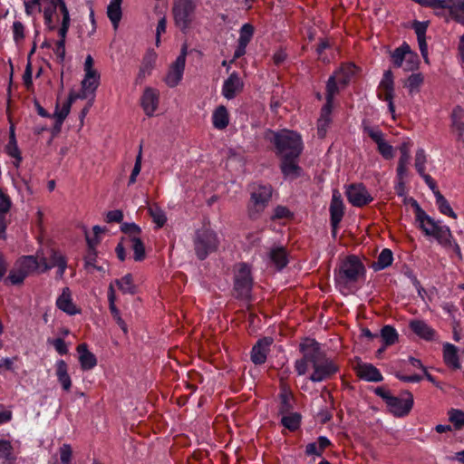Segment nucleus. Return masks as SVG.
Wrapping results in <instances>:
<instances>
[{"instance_id": "24", "label": "nucleus", "mask_w": 464, "mask_h": 464, "mask_svg": "<svg viewBox=\"0 0 464 464\" xmlns=\"http://www.w3.org/2000/svg\"><path fill=\"white\" fill-rule=\"evenodd\" d=\"M409 326L416 335L426 341H431L436 336L435 330L423 320H411Z\"/></svg>"}, {"instance_id": "30", "label": "nucleus", "mask_w": 464, "mask_h": 464, "mask_svg": "<svg viewBox=\"0 0 464 464\" xmlns=\"http://www.w3.org/2000/svg\"><path fill=\"white\" fill-rule=\"evenodd\" d=\"M55 374L63 391L68 392L72 388V379L68 373V365L64 360L60 359L55 362Z\"/></svg>"}, {"instance_id": "52", "label": "nucleus", "mask_w": 464, "mask_h": 464, "mask_svg": "<svg viewBox=\"0 0 464 464\" xmlns=\"http://www.w3.org/2000/svg\"><path fill=\"white\" fill-rule=\"evenodd\" d=\"M13 39L16 44H20L25 38V26L19 21L15 20L12 25Z\"/></svg>"}, {"instance_id": "44", "label": "nucleus", "mask_w": 464, "mask_h": 464, "mask_svg": "<svg viewBox=\"0 0 464 464\" xmlns=\"http://www.w3.org/2000/svg\"><path fill=\"white\" fill-rule=\"evenodd\" d=\"M148 211L158 228L162 227L166 224V222H167L166 213L157 204H152V205L149 206Z\"/></svg>"}, {"instance_id": "14", "label": "nucleus", "mask_w": 464, "mask_h": 464, "mask_svg": "<svg viewBox=\"0 0 464 464\" xmlns=\"http://www.w3.org/2000/svg\"><path fill=\"white\" fill-rule=\"evenodd\" d=\"M413 406V396L410 392H405L401 396H392L387 398V407L389 411L396 417L406 416Z\"/></svg>"}, {"instance_id": "64", "label": "nucleus", "mask_w": 464, "mask_h": 464, "mask_svg": "<svg viewBox=\"0 0 464 464\" xmlns=\"http://www.w3.org/2000/svg\"><path fill=\"white\" fill-rule=\"evenodd\" d=\"M323 452L324 451L316 442L308 443L305 447V454L308 456L321 457Z\"/></svg>"}, {"instance_id": "35", "label": "nucleus", "mask_w": 464, "mask_h": 464, "mask_svg": "<svg viewBox=\"0 0 464 464\" xmlns=\"http://www.w3.org/2000/svg\"><path fill=\"white\" fill-rule=\"evenodd\" d=\"M332 111L333 107L329 105H324L321 110V114L317 121V133L320 138H324L327 132L332 121Z\"/></svg>"}, {"instance_id": "7", "label": "nucleus", "mask_w": 464, "mask_h": 464, "mask_svg": "<svg viewBox=\"0 0 464 464\" xmlns=\"http://www.w3.org/2000/svg\"><path fill=\"white\" fill-rule=\"evenodd\" d=\"M93 58L91 54H88L83 64L84 77L81 82V92L74 93V96L78 99L83 100L90 95L93 98L100 85L101 75L99 72L93 68Z\"/></svg>"}, {"instance_id": "25", "label": "nucleus", "mask_w": 464, "mask_h": 464, "mask_svg": "<svg viewBox=\"0 0 464 464\" xmlns=\"http://www.w3.org/2000/svg\"><path fill=\"white\" fill-rule=\"evenodd\" d=\"M267 260L274 264L278 270H282L288 264L285 248L282 246H273L267 253Z\"/></svg>"}, {"instance_id": "1", "label": "nucleus", "mask_w": 464, "mask_h": 464, "mask_svg": "<svg viewBox=\"0 0 464 464\" xmlns=\"http://www.w3.org/2000/svg\"><path fill=\"white\" fill-rule=\"evenodd\" d=\"M300 351L303 353V358L295 362V370L298 375L305 374L308 368L311 367L314 372L310 380L314 382H320L329 379L338 371L337 365L324 354L319 343L314 339L305 338L300 343Z\"/></svg>"}, {"instance_id": "16", "label": "nucleus", "mask_w": 464, "mask_h": 464, "mask_svg": "<svg viewBox=\"0 0 464 464\" xmlns=\"http://www.w3.org/2000/svg\"><path fill=\"white\" fill-rule=\"evenodd\" d=\"M346 197L355 207H362L372 201V197L362 184L350 185L346 189Z\"/></svg>"}, {"instance_id": "33", "label": "nucleus", "mask_w": 464, "mask_h": 464, "mask_svg": "<svg viewBox=\"0 0 464 464\" xmlns=\"http://www.w3.org/2000/svg\"><path fill=\"white\" fill-rule=\"evenodd\" d=\"M12 202L7 194L0 188V238H4L6 229V215L10 210Z\"/></svg>"}, {"instance_id": "51", "label": "nucleus", "mask_w": 464, "mask_h": 464, "mask_svg": "<svg viewBox=\"0 0 464 464\" xmlns=\"http://www.w3.org/2000/svg\"><path fill=\"white\" fill-rule=\"evenodd\" d=\"M423 82V77L420 73H412L406 82V88L411 95L416 94Z\"/></svg>"}, {"instance_id": "56", "label": "nucleus", "mask_w": 464, "mask_h": 464, "mask_svg": "<svg viewBox=\"0 0 464 464\" xmlns=\"http://www.w3.org/2000/svg\"><path fill=\"white\" fill-rule=\"evenodd\" d=\"M254 34V27L249 24H245L239 32L238 43L248 44Z\"/></svg>"}, {"instance_id": "6", "label": "nucleus", "mask_w": 464, "mask_h": 464, "mask_svg": "<svg viewBox=\"0 0 464 464\" xmlns=\"http://www.w3.org/2000/svg\"><path fill=\"white\" fill-rule=\"evenodd\" d=\"M58 10L60 11V13L62 14L61 26L58 30V34H59L60 39L56 43L55 48L53 51H54V53L56 54V56L61 61H63L65 56V39H66V35H67L69 27L71 24L70 13H69V10L67 8V5H66L64 0L59 2V5H56L55 8L53 10H52V15H51L50 22L48 20H46L45 16H44V24L50 30H54L56 28L55 14Z\"/></svg>"}, {"instance_id": "63", "label": "nucleus", "mask_w": 464, "mask_h": 464, "mask_svg": "<svg viewBox=\"0 0 464 464\" xmlns=\"http://www.w3.org/2000/svg\"><path fill=\"white\" fill-rule=\"evenodd\" d=\"M15 358H2L0 360V374L5 373L6 371H14Z\"/></svg>"}, {"instance_id": "26", "label": "nucleus", "mask_w": 464, "mask_h": 464, "mask_svg": "<svg viewBox=\"0 0 464 464\" xmlns=\"http://www.w3.org/2000/svg\"><path fill=\"white\" fill-rule=\"evenodd\" d=\"M357 375L367 382H378L382 381L381 372L371 363H359L357 366Z\"/></svg>"}, {"instance_id": "54", "label": "nucleus", "mask_w": 464, "mask_h": 464, "mask_svg": "<svg viewBox=\"0 0 464 464\" xmlns=\"http://www.w3.org/2000/svg\"><path fill=\"white\" fill-rule=\"evenodd\" d=\"M449 420L456 429H460L464 426V411L458 409L450 410L449 411Z\"/></svg>"}, {"instance_id": "46", "label": "nucleus", "mask_w": 464, "mask_h": 464, "mask_svg": "<svg viewBox=\"0 0 464 464\" xmlns=\"http://www.w3.org/2000/svg\"><path fill=\"white\" fill-rule=\"evenodd\" d=\"M340 84L337 81V78L333 75L328 79L326 84V103L324 105H329L333 107L334 104V97L339 92Z\"/></svg>"}, {"instance_id": "9", "label": "nucleus", "mask_w": 464, "mask_h": 464, "mask_svg": "<svg viewBox=\"0 0 464 464\" xmlns=\"http://www.w3.org/2000/svg\"><path fill=\"white\" fill-rule=\"evenodd\" d=\"M272 192L270 185L257 184L252 187L250 201L247 206L248 215L251 218H256L265 210L272 198Z\"/></svg>"}, {"instance_id": "58", "label": "nucleus", "mask_w": 464, "mask_h": 464, "mask_svg": "<svg viewBox=\"0 0 464 464\" xmlns=\"http://www.w3.org/2000/svg\"><path fill=\"white\" fill-rule=\"evenodd\" d=\"M26 276H27L23 272V270L20 267H18L17 264H15V266L14 267V269H12L10 271V274H9L7 279L13 285H18V284L23 283V281L24 280V278Z\"/></svg>"}, {"instance_id": "17", "label": "nucleus", "mask_w": 464, "mask_h": 464, "mask_svg": "<svg viewBox=\"0 0 464 464\" xmlns=\"http://www.w3.org/2000/svg\"><path fill=\"white\" fill-rule=\"evenodd\" d=\"M380 88L382 90L379 97L387 102L389 111L393 114L395 111L393 99V77L391 71H386L380 82Z\"/></svg>"}, {"instance_id": "8", "label": "nucleus", "mask_w": 464, "mask_h": 464, "mask_svg": "<svg viewBox=\"0 0 464 464\" xmlns=\"http://www.w3.org/2000/svg\"><path fill=\"white\" fill-rule=\"evenodd\" d=\"M219 240L215 231L203 227L196 231L194 238L195 251L199 259H205L218 247Z\"/></svg>"}, {"instance_id": "5", "label": "nucleus", "mask_w": 464, "mask_h": 464, "mask_svg": "<svg viewBox=\"0 0 464 464\" xmlns=\"http://www.w3.org/2000/svg\"><path fill=\"white\" fill-rule=\"evenodd\" d=\"M267 138L275 144L276 152L280 157H299L303 150V140L295 131L282 130L280 131H269Z\"/></svg>"}, {"instance_id": "23", "label": "nucleus", "mask_w": 464, "mask_h": 464, "mask_svg": "<svg viewBox=\"0 0 464 464\" xmlns=\"http://www.w3.org/2000/svg\"><path fill=\"white\" fill-rule=\"evenodd\" d=\"M331 213V225L334 229H336L343 216V204L341 195L334 191L333 193L332 201L330 205Z\"/></svg>"}, {"instance_id": "22", "label": "nucleus", "mask_w": 464, "mask_h": 464, "mask_svg": "<svg viewBox=\"0 0 464 464\" xmlns=\"http://www.w3.org/2000/svg\"><path fill=\"white\" fill-rule=\"evenodd\" d=\"M56 306L69 315H75L81 312L73 304L72 293L68 287H64L62 294L58 296L56 300Z\"/></svg>"}, {"instance_id": "50", "label": "nucleus", "mask_w": 464, "mask_h": 464, "mask_svg": "<svg viewBox=\"0 0 464 464\" xmlns=\"http://www.w3.org/2000/svg\"><path fill=\"white\" fill-rule=\"evenodd\" d=\"M409 44L403 43L400 47L396 48L392 53V59L393 64L396 67H402L404 63V59L407 56V52L409 50Z\"/></svg>"}, {"instance_id": "45", "label": "nucleus", "mask_w": 464, "mask_h": 464, "mask_svg": "<svg viewBox=\"0 0 464 464\" xmlns=\"http://www.w3.org/2000/svg\"><path fill=\"white\" fill-rule=\"evenodd\" d=\"M435 199L436 205L441 214L449 216L452 218H457V214L453 211L449 201L440 192H436Z\"/></svg>"}, {"instance_id": "11", "label": "nucleus", "mask_w": 464, "mask_h": 464, "mask_svg": "<svg viewBox=\"0 0 464 464\" xmlns=\"http://www.w3.org/2000/svg\"><path fill=\"white\" fill-rule=\"evenodd\" d=\"M196 9L194 0H174L173 14L176 25L182 31H186L191 21Z\"/></svg>"}, {"instance_id": "13", "label": "nucleus", "mask_w": 464, "mask_h": 464, "mask_svg": "<svg viewBox=\"0 0 464 464\" xmlns=\"http://www.w3.org/2000/svg\"><path fill=\"white\" fill-rule=\"evenodd\" d=\"M253 285L250 267L246 264H239L235 271L234 289L241 298L249 296Z\"/></svg>"}, {"instance_id": "49", "label": "nucleus", "mask_w": 464, "mask_h": 464, "mask_svg": "<svg viewBox=\"0 0 464 464\" xmlns=\"http://www.w3.org/2000/svg\"><path fill=\"white\" fill-rule=\"evenodd\" d=\"M428 162V155L424 149L420 148L416 150L414 159V167L419 175L426 172V164Z\"/></svg>"}, {"instance_id": "32", "label": "nucleus", "mask_w": 464, "mask_h": 464, "mask_svg": "<svg viewBox=\"0 0 464 464\" xmlns=\"http://www.w3.org/2000/svg\"><path fill=\"white\" fill-rule=\"evenodd\" d=\"M413 28L417 35L418 44L422 57L428 62V44L426 43V31L428 22H415Z\"/></svg>"}, {"instance_id": "55", "label": "nucleus", "mask_w": 464, "mask_h": 464, "mask_svg": "<svg viewBox=\"0 0 464 464\" xmlns=\"http://www.w3.org/2000/svg\"><path fill=\"white\" fill-rule=\"evenodd\" d=\"M142 147L140 146L139 153L135 160V164L132 169V171L130 173V179H129V185H132L136 182L137 177L140 173L141 170V162H142Z\"/></svg>"}, {"instance_id": "57", "label": "nucleus", "mask_w": 464, "mask_h": 464, "mask_svg": "<svg viewBox=\"0 0 464 464\" xmlns=\"http://www.w3.org/2000/svg\"><path fill=\"white\" fill-rule=\"evenodd\" d=\"M418 63H419V60H418L417 54L414 53L413 52H411V48L409 47V50L407 52V56L404 59V63H403L402 68L405 71H412L415 68H417Z\"/></svg>"}, {"instance_id": "53", "label": "nucleus", "mask_w": 464, "mask_h": 464, "mask_svg": "<svg viewBox=\"0 0 464 464\" xmlns=\"http://www.w3.org/2000/svg\"><path fill=\"white\" fill-rule=\"evenodd\" d=\"M131 248L134 252V259L141 261L145 257V248L142 241L136 237L130 238Z\"/></svg>"}, {"instance_id": "40", "label": "nucleus", "mask_w": 464, "mask_h": 464, "mask_svg": "<svg viewBox=\"0 0 464 464\" xmlns=\"http://www.w3.org/2000/svg\"><path fill=\"white\" fill-rule=\"evenodd\" d=\"M6 152L7 154L14 159V166L18 167L22 161V156L20 150L17 146L16 139H15V133H14V128L12 125L10 127V137H9V142L6 146Z\"/></svg>"}, {"instance_id": "59", "label": "nucleus", "mask_w": 464, "mask_h": 464, "mask_svg": "<svg viewBox=\"0 0 464 464\" xmlns=\"http://www.w3.org/2000/svg\"><path fill=\"white\" fill-rule=\"evenodd\" d=\"M411 146V144L410 140L403 141L400 145V147H399V150H400V153H401V156H400V159H399L400 162L410 163Z\"/></svg>"}, {"instance_id": "43", "label": "nucleus", "mask_w": 464, "mask_h": 464, "mask_svg": "<svg viewBox=\"0 0 464 464\" xmlns=\"http://www.w3.org/2000/svg\"><path fill=\"white\" fill-rule=\"evenodd\" d=\"M114 283L123 294H136L137 287L133 282V277L131 274H127L121 279H116Z\"/></svg>"}, {"instance_id": "62", "label": "nucleus", "mask_w": 464, "mask_h": 464, "mask_svg": "<svg viewBox=\"0 0 464 464\" xmlns=\"http://www.w3.org/2000/svg\"><path fill=\"white\" fill-rule=\"evenodd\" d=\"M293 216L292 212L284 206H277L274 209V219H279V218H290Z\"/></svg>"}, {"instance_id": "21", "label": "nucleus", "mask_w": 464, "mask_h": 464, "mask_svg": "<svg viewBox=\"0 0 464 464\" xmlns=\"http://www.w3.org/2000/svg\"><path fill=\"white\" fill-rule=\"evenodd\" d=\"M159 92L153 88H146L141 97V106L148 116H152L159 104Z\"/></svg>"}, {"instance_id": "4", "label": "nucleus", "mask_w": 464, "mask_h": 464, "mask_svg": "<svg viewBox=\"0 0 464 464\" xmlns=\"http://www.w3.org/2000/svg\"><path fill=\"white\" fill-rule=\"evenodd\" d=\"M48 262L45 257L38 260L33 256H24L19 258L16 264L26 276L34 272L44 273L56 266L57 276L63 278L67 268L66 257L61 252L52 250Z\"/></svg>"}, {"instance_id": "60", "label": "nucleus", "mask_w": 464, "mask_h": 464, "mask_svg": "<svg viewBox=\"0 0 464 464\" xmlns=\"http://www.w3.org/2000/svg\"><path fill=\"white\" fill-rule=\"evenodd\" d=\"M60 459L63 464H70L72 455V447L69 444H63L59 449Z\"/></svg>"}, {"instance_id": "19", "label": "nucleus", "mask_w": 464, "mask_h": 464, "mask_svg": "<svg viewBox=\"0 0 464 464\" xmlns=\"http://www.w3.org/2000/svg\"><path fill=\"white\" fill-rule=\"evenodd\" d=\"M243 82L238 73L234 72L224 82L222 86V94L226 99L231 100L243 89Z\"/></svg>"}, {"instance_id": "28", "label": "nucleus", "mask_w": 464, "mask_h": 464, "mask_svg": "<svg viewBox=\"0 0 464 464\" xmlns=\"http://www.w3.org/2000/svg\"><path fill=\"white\" fill-rule=\"evenodd\" d=\"M452 131L458 140L464 143V109L459 106L454 108L451 114Z\"/></svg>"}, {"instance_id": "48", "label": "nucleus", "mask_w": 464, "mask_h": 464, "mask_svg": "<svg viewBox=\"0 0 464 464\" xmlns=\"http://www.w3.org/2000/svg\"><path fill=\"white\" fill-rule=\"evenodd\" d=\"M381 337L385 346L394 344L398 341V333L395 328L391 325H385L381 330Z\"/></svg>"}, {"instance_id": "42", "label": "nucleus", "mask_w": 464, "mask_h": 464, "mask_svg": "<svg viewBox=\"0 0 464 464\" xmlns=\"http://www.w3.org/2000/svg\"><path fill=\"white\" fill-rule=\"evenodd\" d=\"M86 240L89 246V252L84 257V268L89 272H92V267H96V252L94 247L97 244L96 239H92L89 236H86Z\"/></svg>"}, {"instance_id": "36", "label": "nucleus", "mask_w": 464, "mask_h": 464, "mask_svg": "<svg viewBox=\"0 0 464 464\" xmlns=\"http://www.w3.org/2000/svg\"><path fill=\"white\" fill-rule=\"evenodd\" d=\"M229 123V114L224 105L218 106L212 114V124L218 130H224Z\"/></svg>"}, {"instance_id": "41", "label": "nucleus", "mask_w": 464, "mask_h": 464, "mask_svg": "<svg viewBox=\"0 0 464 464\" xmlns=\"http://www.w3.org/2000/svg\"><path fill=\"white\" fill-rule=\"evenodd\" d=\"M393 254L389 248H384L378 256L377 260L372 263V267L374 271H380L387 268L392 264Z\"/></svg>"}, {"instance_id": "39", "label": "nucleus", "mask_w": 464, "mask_h": 464, "mask_svg": "<svg viewBox=\"0 0 464 464\" xmlns=\"http://www.w3.org/2000/svg\"><path fill=\"white\" fill-rule=\"evenodd\" d=\"M355 72V65L353 63H346L340 67V69L337 70L334 75L337 78L341 88H343L349 82Z\"/></svg>"}, {"instance_id": "20", "label": "nucleus", "mask_w": 464, "mask_h": 464, "mask_svg": "<svg viewBox=\"0 0 464 464\" xmlns=\"http://www.w3.org/2000/svg\"><path fill=\"white\" fill-rule=\"evenodd\" d=\"M298 157H281V171L285 179H295L302 175V169L297 163Z\"/></svg>"}, {"instance_id": "31", "label": "nucleus", "mask_w": 464, "mask_h": 464, "mask_svg": "<svg viewBox=\"0 0 464 464\" xmlns=\"http://www.w3.org/2000/svg\"><path fill=\"white\" fill-rule=\"evenodd\" d=\"M157 53L154 50H149L143 57L137 80L143 81L150 75L155 66L157 61Z\"/></svg>"}, {"instance_id": "10", "label": "nucleus", "mask_w": 464, "mask_h": 464, "mask_svg": "<svg viewBox=\"0 0 464 464\" xmlns=\"http://www.w3.org/2000/svg\"><path fill=\"white\" fill-rule=\"evenodd\" d=\"M188 54V46L183 44L179 55L169 66L168 72L164 77V82L169 87L174 88L179 84L183 79L186 59Z\"/></svg>"}, {"instance_id": "37", "label": "nucleus", "mask_w": 464, "mask_h": 464, "mask_svg": "<svg viewBox=\"0 0 464 464\" xmlns=\"http://www.w3.org/2000/svg\"><path fill=\"white\" fill-rule=\"evenodd\" d=\"M16 456L12 442L8 440L0 439V461L3 464H14Z\"/></svg>"}, {"instance_id": "61", "label": "nucleus", "mask_w": 464, "mask_h": 464, "mask_svg": "<svg viewBox=\"0 0 464 464\" xmlns=\"http://www.w3.org/2000/svg\"><path fill=\"white\" fill-rule=\"evenodd\" d=\"M48 343L52 344L56 352L61 354H66L68 353V346L63 339L56 338V339H48Z\"/></svg>"}, {"instance_id": "27", "label": "nucleus", "mask_w": 464, "mask_h": 464, "mask_svg": "<svg viewBox=\"0 0 464 464\" xmlns=\"http://www.w3.org/2000/svg\"><path fill=\"white\" fill-rule=\"evenodd\" d=\"M79 362L83 371L93 369L97 365L96 356L88 350L86 343H81L77 347Z\"/></svg>"}, {"instance_id": "15", "label": "nucleus", "mask_w": 464, "mask_h": 464, "mask_svg": "<svg viewBox=\"0 0 464 464\" xmlns=\"http://www.w3.org/2000/svg\"><path fill=\"white\" fill-rule=\"evenodd\" d=\"M363 131L376 143L378 151L386 160L393 157V147L386 142L383 132L378 128L366 122L362 123Z\"/></svg>"}, {"instance_id": "38", "label": "nucleus", "mask_w": 464, "mask_h": 464, "mask_svg": "<svg viewBox=\"0 0 464 464\" xmlns=\"http://www.w3.org/2000/svg\"><path fill=\"white\" fill-rule=\"evenodd\" d=\"M77 99L78 98L74 96V93L72 92L69 94V97L65 102H63L61 106L56 105V108H55V111L53 113V117L55 118L56 123L58 125H62V123L63 122V121L66 119V117L68 116V114L70 112L71 106H72V102L74 101H76Z\"/></svg>"}, {"instance_id": "2", "label": "nucleus", "mask_w": 464, "mask_h": 464, "mask_svg": "<svg viewBox=\"0 0 464 464\" xmlns=\"http://www.w3.org/2000/svg\"><path fill=\"white\" fill-rule=\"evenodd\" d=\"M413 206L415 208L416 221L424 235L435 238L441 246L452 250L459 258H461L460 247L453 239L450 227L442 224L440 220H435L429 216L416 201H413Z\"/></svg>"}, {"instance_id": "34", "label": "nucleus", "mask_w": 464, "mask_h": 464, "mask_svg": "<svg viewBox=\"0 0 464 464\" xmlns=\"http://www.w3.org/2000/svg\"><path fill=\"white\" fill-rule=\"evenodd\" d=\"M121 4L122 0H110L107 6V16L115 30L118 29L122 17Z\"/></svg>"}, {"instance_id": "12", "label": "nucleus", "mask_w": 464, "mask_h": 464, "mask_svg": "<svg viewBox=\"0 0 464 464\" xmlns=\"http://www.w3.org/2000/svg\"><path fill=\"white\" fill-rule=\"evenodd\" d=\"M433 8L448 9L450 16L464 24V0H414Z\"/></svg>"}, {"instance_id": "29", "label": "nucleus", "mask_w": 464, "mask_h": 464, "mask_svg": "<svg viewBox=\"0 0 464 464\" xmlns=\"http://www.w3.org/2000/svg\"><path fill=\"white\" fill-rule=\"evenodd\" d=\"M443 361L445 364L454 370L460 368L459 360V349L452 343H445L443 344Z\"/></svg>"}, {"instance_id": "3", "label": "nucleus", "mask_w": 464, "mask_h": 464, "mask_svg": "<svg viewBox=\"0 0 464 464\" xmlns=\"http://www.w3.org/2000/svg\"><path fill=\"white\" fill-rule=\"evenodd\" d=\"M365 267L355 256H350L341 262L334 272V281L341 294L347 295L353 293L360 278L364 277Z\"/></svg>"}, {"instance_id": "18", "label": "nucleus", "mask_w": 464, "mask_h": 464, "mask_svg": "<svg viewBox=\"0 0 464 464\" xmlns=\"http://www.w3.org/2000/svg\"><path fill=\"white\" fill-rule=\"evenodd\" d=\"M273 343L270 337H265L259 340L252 348L251 361L255 364H262L266 362L269 347Z\"/></svg>"}, {"instance_id": "47", "label": "nucleus", "mask_w": 464, "mask_h": 464, "mask_svg": "<svg viewBox=\"0 0 464 464\" xmlns=\"http://www.w3.org/2000/svg\"><path fill=\"white\" fill-rule=\"evenodd\" d=\"M281 423L284 427L287 428L290 430H295L298 429L301 422V415L297 412H293L290 414H283Z\"/></svg>"}]
</instances>
